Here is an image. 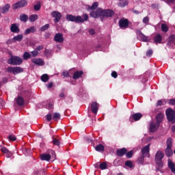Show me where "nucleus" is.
I'll return each instance as SVG.
<instances>
[{
  "mask_svg": "<svg viewBox=\"0 0 175 175\" xmlns=\"http://www.w3.org/2000/svg\"><path fill=\"white\" fill-rule=\"evenodd\" d=\"M150 19L148 18V17L146 16L143 19V23H144V24H147V23H148Z\"/></svg>",
  "mask_w": 175,
  "mask_h": 175,
  "instance_id": "obj_52",
  "label": "nucleus"
},
{
  "mask_svg": "<svg viewBox=\"0 0 175 175\" xmlns=\"http://www.w3.org/2000/svg\"><path fill=\"white\" fill-rule=\"evenodd\" d=\"M151 55H152V50L149 49L146 52V56L147 57H151Z\"/></svg>",
  "mask_w": 175,
  "mask_h": 175,
  "instance_id": "obj_48",
  "label": "nucleus"
},
{
  "mask_svg": "<svg viewBox=\"0 0 175 175\" xmlns=\"http://www.w3.org/2000/svg\"><path fill=\"white\" fill-rule=\"evenodd\" d=\"M49 28H50V25L46 24L40 28V31H46V29H49Z\"/></svg>",
  "mask_w": 175,
  "mask_h": 175,
  "instance_id": "obj_41",
  "label": "nucleus"
},
{
  "mask_svg": "<svg viewBox=\"0 0 175 175\" xmlns=\"http://www.w3.org/2000/svg\"><path fill=\"white\" fill-rule=\"evenodd\" d=\"M126 148H122L117 150L116 154L118 157H124L127 152Z\"/></svg>",
  "mask_w": 175,
  "mask_h": 175,
  "instance_id": "obj_17",
  "label": "nucleus"
},
{
  "mask_svg": "<svg viewBox=\"0 0 175 175\" xmlns=\"http://www.w3.org/2000/svg\"><path fill=\"white\" fill-rule=\"evenodd\" d=\"M65 96V94H64V93H61L60 94H59V97L60 98H64Z\"/></svg>",
  "mask_w": 175,
  "mask_h": 175,
  "instance_id": "obj_57",
  "label": "nucleus"
},
{
  "mask_svg": "<svg viewBox=\"0 0 175 175\" xmlns=\"http://www.w3.org/2000/svg\"><path fill=\"white\" fill-rule=\"evenodd\" d=\"M40 159L42 161H49L50 159H51V155L49 154H40Z\"/></svg>",
  "mask_w": 175,
  "mask_h": 175,
  "instance_id": "obj_21",
  "label": "nucleus"
},
{
  "mask_svg": "<svg viewBox=\"0 0 175 175\" xmlns=\"http://www.w3.org/2000/svg\"><path fill=\"white\" fill-rule=\"evenodd\" d=\"M142 117H143V115L140 113H137L132 115V118L134 120V121H139Z\"/></svg>",
  "mask_w": 175,
  "mask_h": 175,
  "instance_id": "obj_24",
  "label": "nucleus"
},
{
  "mask_svg": "<svg viewBox=\"0 0 175 175\" xmlns=\"http://www.w3.org/2000/svg\"><path fill=\"white\" fill-rule=\"evenodd\" d=\"M81 76H83V71H76L72 76V79H74V80H76L77 79H80Z\"/></svg>",
  "mask_w": 175,
  "mask_h": 175,
  "instance_id": "obj_22",
  "label": "nucleus"
},
{
  "mask_svg": "<svg viewBox=\"0 0 175 175\" xmlns=\"http://www.w3.org/2000/svg\"><path fill=\"white\" fill-rule=\"evenodd\" d=\"M98 6H99V3L94 2L92 4V5L90 7V10H95V9H96V8H98Z\"/></svg>",
  "mask_w": 175,
  "mask_h": 175,
  "instance_id": "obj_38",
  "label": "nucleus"
},
{
  "mask_svg": "<svg viewBox=\"0 0 175 175\" xmlns=\"http://www.w3.org/2000/svg\"><path fill=\"white\" fill-rule=\"evenodd\" d=\"M43 48H44L43 45H40V46H38L36 49V50L37 51H40V50H43Z\"/></svg>",
  "mask_w": 175,
  "mask_h": 175,
  "instance_id": "obj_53",
  "label": "nucleus"
},
{
  "mask_svg": "<svg viewBox=\"0 0 175 175\" xmlns=\"http://www.w3.org/2000/svg\"><path fill=\"white\" fill-rule=\"evenodd\" d=\"M8 64L10 65H21L23 64V59L18 56H11L8 61Z\"/></svg>",
  "mask_w": 175,
  "mask_h": 175,
  "instance_id": "obj_5",
  "label": "nucleus"
},
{
  "mask_svg": "<svg viewBox=\"0 0 175 175\" xmlns=\"http://www.w3.org/2000/svg\"><path fill=\"white\" fill-rule=\"evenodd\" d=\"M175 42V35H171L170 37H169V40H168V43L167 44L169 46H172V43H174Z\"/></svg>",
  "mask_w": 175,
  "mask_h": 175,
  "instance_id": "obj_31",
  "label": "nucleus"
},
{
  "mask_svg": "<svg viewBox=\"0 0 175 175\" xmlns=\"http://www.w3.org/2000/svg\"><path fill=\"white\" fill-rule=\"evenodd\" d=\"M172 132H175V125L172 127Z\"/></svg>",
  "mask_w": 175,
  "mask_h": 175,
  "instance_id": "obj_58",
  "label": "nucleus"
},
{
  "mask_svg": "<svg viewBox=\"0 0 175 175\" xmlns=\"http://www.w3.org/2000/svg\"><path fill=\"white\" fill-rule=\"evenodd\" d=\"M8 139L10 142H16V140L17 139L16 138V136L13 135H10V136H8Z\"/></svg>",
  "mask_w": 175,
  "mask_h": 175,
  "instance_id": "obj_42",
  "label": "nucleus"
},
{
  "mask_svg": "<svg viewBox=\"0 0 175 175\" xmlns=\"http://www.w3.org/2000/svg\"><path fill=\"white\" fill-rule=\"evenodd\" d=\"M27 0H22L18 1L12 5V9H18L19 8H24V6H27Z\"/></svg>",
  "mask_w": 175,
  "mask_h": 175,
  "instance_id": "obj_8",
  "label": "nucleus"
},
{
  "mask_svg": "<svg viewBox=\"0 0 175 175\" xmlns=\"http://www.w3.org/2000/svg\"><path fill=\"white\" fill-rule=\"evenodd\" d=\"M163 117H164V115H163V113H159L157 116H156V119H157V124H161V122H162V120H163Z\"/></svg>",
  "mask_w": 175,
  "mask_h": 175,
  "instance_id": "obj_23",
  "label": "nucleus"
},
{
  "mask_svg": "<svg viewBox=\"0 0 175 175\" xmlns=\"http://www.w3.org/2000/svg\"><path fill=\"white\" fill-rule=\"evenodd\" d=\"M90 16L94 18L98 17H112L114 16V11L111 10H102V8H98L96 11H92Z\"/></svg>",
  "mask_w": 175,
  "mask_h": 175,
  "instance_id": "obj_1",
  "label": "nucleus"
},
{
  "mask_svg": "<svg viewBox=\"0 0 175 175\" xmlns=\"http://www.w3.org/2000/svg\"><path fill=\"white\" fill-rule=\"evenodd\" d=\"M158 128H159V123H151L150 125V131L151 132H155Z\"/></svg>",
  "mask_w": 175,
  "mask_h": 175,
  "instance_id": "obj_19",
  "label": "nucleus"
},
{
  "mask_svg": "<svg viewBox=\"0 0 175 175\" xmlns=\"http://www.w3.org/2000/svg\"><path fill=\"white\" fill-rule=\"evenodd\" d=\"M31 53L33 57H38V55L39 54V52H38L36 50L33 51Z\"/></svg>",
  "mask_w": 175,
  "mask_h": 175,
  "instance_id": "obj_49",
  "label": "nucleus"
},
{
  "mask_svg": "<svg viewBox=\"0 0 175 175\" xmlns=\"http://www.w3.org/2000/svg\"><path fill=\"white\" fill-rule=\"evenodd\" d=\"M51 107H53V105H51Z\"/></svg>",
  "mask_w": 175,
  "mask_h": 175,
  "instance_id": "obj_63",
  "label": "nucleus"
},
{
  "mask_svg": "<svg viewBox=\"0 0 175 175\" xmlns=\"http://www.w3.org/2000/svg\"><path fill=\"white\" fill-rule=\"evenodd\" d=\"M55 42H57V43H62L64 42V36L61 33H58L55 34L54 37Z\"/></svg>",
  "mask_w": 175,
  "mask_h": 175,
  "instance_id": "obj_14",
  "label": "nucleus"
},
{
  "mask_svg": "<svg viewBox=\"0 0 175 175\" xmlns=\"http://www.w3.org/2000/svg\"><path fill=\"white\" fill-rule=\"evenodd\" d=\"M38 18H39V16H38V14H32L29 16V20L30 23H33L35 21H36V20H38Z\"/></svg>",
  "mask_w": 175,
  "mask_h": 175,
  "instance_id": "obj_26",
  "label": "nucleus"
},
{
  "mask_svg": "<svg viewBox=\"0 0 175 175\" xmlns=\"http://www.w3.org/2000/svg\"><path fill=\"white\" fill-rule=\"evenodd\" d=\"M1 151L3 152V154H6L7 158H12V157H13V153H12V152H10L9 150H8V148L5 147H2L1 148Z\"/></svg>",
  "mask_w": 175,
  "mask_h": 175,
  "instance_id": "obj_15",
  "label": "nucleus"
},
{
  "mask_svg": "<svg viewBox=\"0 0 175 175\" xmlns=\"http://www.w3.org/2000/svg\"><path fill=\"white\" fill-rule=\"evenodd\" d=\"M168 2H174V0H167Z\"/></svg>",
  "mask_w": 175,
  "mask_h": 175,
  "instance_id": "obj_59",
  "label": "nucleus"
},
{
  "mask_svg": "<svg viewBox=\"0 0 175 175\" xmlns=\"http://www.w3.org/2000/svg\"><path fill=\"white\" fill-rule=\"evenodd\" d=\"M21 40H23V34H18L12 39V42H21Z\"/></svg>",
  "mask_w": 175,
  "mask_h": 175,
  "instance_id": "obj_27",
  "label": "nucleus"
},
{
  "mask_svg": "<svg viewBox=\"0 0 175 175\" xmlns=\"http://www.w3.org/2000/svg\"><path fill=\"white\" fill-rule=\"evenodd\" d=\"M119 27L122 29H125L129 27V21L128 19L122 18L119 21Z\"/></svg>",
  "mask_w": 175,
  "mask_h": 175,
  "instance_id": "obj_7",
  "label": "nucleus"
},
{
  "mask_svg": "<svg viewBox=\"0 0 175 175\" xmlns=\"http://www.w3.org/2000/svg\"><path fill=\"white\" fill-rule=\"evenodd\" d=\"M174 154H175V150H174Z\"/></svg>",
  "mask_w": 175,
  "mask_h": 175,
  "instance_id": "obj_62",
  "label": "nucleus"
},
{
  "mask_svg": "<svg viewBox=\"0 0 175 175\" xmlns=\"http://www.w3.org/2000/svg\"><path fill=\"white\" fill-rule=\"evenodd\" d=\"M161 31L163 32H167L169 31V27L166 24H161Z\"/></svg>",
  "mask_w": 175,
  "mask_h": 175,
  "instance_id": "obj_36",
  "label": "nucleus"
},
{
  "mask_svg": "<svg viewBox=\"0 0 175 175\" xmlns=\"http://www.w3.org/2000/svg\"><path fill=\"white\" fill-rule=\"evenodd\" d=\"M165 154L167 157H172V155H173V150H172V147H167L165 149Z\"/></svg>",
  "mask_w": 175,
  "mask_h": 175,
  "instance_id": "obj_29",
  "label": "nucleus"
},
{
  "mask_svg": "<svg viewBox=\"0 0 175 175\" xmlns=\"http://www.w3.org/2000/svg\"><path fill=\"white\" fill-rule=\"evenodd\" d=\"M16 103L18 106L24 105V98L21 96H18L16 99Z\"/></svg>",
  "mask_w": 175,
  "mask_h": 175,
  "instance_id": "obj_28",
  "label": "nucleus"
},
{
  "mask_svg": "<svg viewBox=\"0 0 175 175\" xmlns=\"http://www.w3.org/2000/svg\"><path fill=\"white\" fill-rule=\"evenodd\" d=\"M49 75L47 74H44L42 77H41V80L42 81H43L44 83H47V81H49Z\"/></svg>",
  "mask_w": 175,
  "mask_h": 175,
  "instance_id": "obj_35",
  "label": "nucleus"
},
{
  "mask_svg": "<svg viewBox=\"0 0 175 175\" xmlns=\"http://www.w3.org/2000/svg\"><path fill=\"white\" fill-rule=\"evenodd\" d=\"M46 120L47 121H51V114H48L46 116Z\"/></svg>",
  "mask_w": 175,
  "mask_h": 175,
  "instance_id": "obj_55",
  "label": "nucleus"
},
{
  "mask_svg": "<svg viewBox=\"0 0 175 175\" xmlns=\"http://www.w3.org/2000/svg\"><path fill=\"white\" fill-rule=\"evenodd\" d=\"M165 114L168 121L172 122V124H175V111L168 108L165 111Z\"/></svg>",
  "mask_w": 175,
  "mask_h": 175,
  "instance_id": "obj_4",
  "label": "nucleus"
},
{
  "mask_svg": "<svg viewBox=\"0 0 175 175\" xmlns=\"http://www.w3.org/2000/svg\"><path fill=\"white\" fill-rule=\"evenodd\" d=\"M29 58H31V54L28 52H25L23 54V59L27 60L29 59Z\"/></svg>",
  "mask_w": 175,
  "mask_h": 175,
  "instance_id": "obj_40",
  "label": "nucleus"
},
{
  "mask_svg": "<svg viewBox=\"0 0 175 175\" xmlns=\"http://www.w3.org/2000/svg\"><path fill=\"white\" fill-rule=\"evenodd\" d=\"M40 3H38L37 4H36L35 5H34V10H40Z\"/></svg>",
  "mask_w": 175,
  "mask_h": 175,
  "instance_id": "obj_46",
  "label": "nucleus"
},
{
  "mask_svg": "<svg viewBox=\"0 0 175 175\" xmlns=\"http://www.w3.org/2000/svg\"><path fill=\"white\" fill-rule=\"evenodd\" d=\"M66 20L67 21H72L74 23H84L85 21H87L88 20V16L87 14H84L82 15V16H73L70 14H68L66 16Z\"/></svg>",
  "mask_w": 175,
  "mask_h": 175,
  "instance_id": "obj_2",
  "label": "nucleus"
},
{
  "mask_svg": "<svg viewBox=\"0 0 175 175\" xmlns=\"http://www.w3.org/2000/svg\"><path fill=\"white\" fill-rule=\"evenodd\" d=\"M168 103L169 105H175V99L174 98H172V99H170L168 100Z\"/></svg>",
  "mask_w": 175,
  "mask_h": 175,
  "instance_id": "obj_50",
  "label": "nucleus"
},
{
  "mask_svg": "<svg viewBox=\"0 0 175 175\" xmlns=\"http://www.w3.org/2000/svg\"><path fill=\"white\" fill-rule=\"evenodd\" d=\"M60 117H61V115L59 113H55L53 115V120H54V121H58Z\"/></svg>",
  "mask_w": 175,
  "mask_h": 175,
  "instance_id": "obj_39",
  "label": "nucleus"
},
{
  "mask_svg": "<svg viewBox=\"0 0 175 175\" xmlns=\"http://www.w3.org/2000/svg\"><path fill=\"white\" fill-rule=\"evenodd\" d=\"M10 31L14 33H18V32H20V29H18V25L16 23L12 24L10 27Z\"/></svg>",
  "mask_w": 175,
  "mask_h": 175,
  "instance_id": "obj_16",
  "label": "nucleus"
},
{
  "mask_svg": "<svg viewBox=\"0 0 175 175\" xmlns=\"http://www.w3.org/2000/svg\"><path fill=\"white\" fill-rule=\"evenodd\" d=\"M31 62L34 64V65H38V66H43V65H44V61L40 58L32 59Z\"/></svg>",
  "mask_w": 175,
  "mask_h": 175,
  "instance_id": "obj_12",
  "label": "nucleus"
},
{
  "mask_svg": "<svg viewBox=\"0 0 175 175\" xmlns=\"http://www.w3.org/2000/svg\"><path fill=\"white\" fill-rule=\"evenodd\" d=\"M51 152H52V154H55V152H54V151H51Z\"/></svg>",
  "mask_w": 175,
  "mask_h": 175,
  "instance_id": "obj_60",
  "label": "nucleus"
},
{
  "mask_svg": "<svg viewBox=\"0 0 175 175\" xmlns=\"http://www.w3.org/2000/svg\"><path fill=\"white\" fill-rule=\"evenodd\" d=\"M48 88H51V87H53V83H48V85H46Z\"/></svg>",
  "mask_w": 175,
  "mask_h": 175,
  "instance_id": "obj_56",
  "label": "nucleus"
},
{
  "mask_svg": "<svg viewBox=\"0 0 175 175\" xmlns=\"http://www.w3.org/2000/svg\"><path fill=\"white\" fill-rule=\"evenodd\" d=\"M51 16L52 17L55 18V23H58V21L61 20V17H62V15L61 14V13L57 11L52 12Z\"/></svg>",
  "mask_w": 175,
  "mask_h": 175,
  "instance_id": "obj_11",
  "label": "nucleus"
},
{
  "mask_svg": "<svg viewBox=\"0 0 175 175\" xmlns=\"http://www.w3.org/2000/svg\"><path fill=\"white\" fill-rule=\"evenodd\" d=\"M164 103H166L165 100H159L157 103V106H162Z\"/></svg>",
  "mask_w": 175,
  "mask_h": 175,
  "instance_id": "obj_43",
  "label": "nucleus"
},
{
  "mask_svg": "<svg viewBox=\"0 0 175 175\" xmlns=\"http://www.w3.org/2000/svg\"><path fill=\"white\" fill-rule=\"evenodd\" d=\"M111 76L112 77H113L114 79H117V77L118 76V75L117 74V72L113 71L111 73Z\"/></svg>",
  "mask_w": 175,
  "mask_h": 175,
  "instance_id": "obj_51",
  "label": "nucleus"
},
{
  "mask_svg": "<svg viewBox=\"0 0 175 175\" xmlns=\"http://www.w3.org/2000/svg\"><path fill=\"white\" fill-rule=\"evenodd\" d=\"M163 157H165V154H163V152H161V150H159L155 155V162L157 165H159V167H162V166H163V162H162Z\"/></svg>",
  "mask_w": 175,
  "mask_h": 175,
  "instance_id": "obj_3",
  "label": "nucleus"
},
{
  "mask_svg": "<svg viewBox=\"0 0 175 175\" xmlns=\"http://www.w3.org/2000/svg\"><path fill=\"white\" fill-rule=\"evenodd\" d=\"M95 167H98V166H99L100 169H101V170H105V169H107V164L105 162L99 163H96L94 165Z\"/></svg>",
  "mask_w": 175,
  "mask_h": 175,
  "instance_id": "obj_18",
  "label": "nucleus"
},
{
  "mask_svg": "<svg viewBox=\"0 0 175 175\" xmlns=\"http://www.w3.org/2000/svg\"><path fill=\"white\" fill-rule=\"evenodd\" d=\"M36 31V28L35 27H31L29 29H27L25 31V35H28V33H33V32H35Z\"/></svg>",
  "mask_w": 175,
  "mask_h": 175,
  "instance_id": "obj_30",
  "label": "nucleus"
},
{
  "mask_svg": "<svg viewBox=\"0 0 175 175\" xmlns=\"http://www.w3.org/2000/svg\"><path fill=\"white\" fill-rule=\"evenodd\" d=\"M96 151H98L99 152H102L105 151V146L103 144H98L95 147Z\"/></svg>",
  "mask_w": 175,
  "mask_h": 175,
  "instance_id": "obj_25",
  "label": "nucleus"
},
{
  "mask_svg": "<svg viewBox=\"0 0 175 175\" xmlns=\"http://www.w3.org/2000/svg\"><path fill=\"white\" fill-rule=\"evenodd\" d=\"M125 165H126V166H128L129 167H132L133 166L131 161H126Z\"/></svg>",
  "mask_w": 175,
  "mask_h": 175,
  "instance_id": "obj_47",
  "label": "nucleus"
},
{
  "mask_svg": "<svg viewBox=\"0 0 175 175\" xmlns=\"http://www.w3.org/2000/svg\"><path fill=\"white\" fill-rule=\"evenodd\" d=\"M90 108L92 113H94V114H96V113H98V110H99V105L96 102H93L90 105Z\"/></svg>",
  "mask_w": 175,
  "mask_h": 175,
  "instance_id": "obj_10",
  "label": "nucleus"
},
{
  "mask_svg": "<svg viewBox=\"0 0 175 175\" xmlns=\"http://www.w3.org/2000/svg\"><path fill=\"white\" fill-rule=\"evenodd\" d=\"M60 140H61V138L59 137H54L53 143L55 146H59Z\"/></svg>",
  "mask_w": 175,
  "mask_h": 175,
  "instance_id": "obj_32",
  "label": "nucleus"
},
{
  "mask_svg": "<svg viewBox=\"0 0 175 175\" xmlns=\"http://www.w3.org/2000/svg\"><path fill=\"white\" fill-rule=\"evenodd\" d=\"M139 38L142 42H148V37L143 34V33H139Z\"/></svg>",
  "mask_w": 175,
  "mask_h": 175,
  "instance_id": "obj_33",
  "label": "nucleus"
},
{
  "mask_svg": "<svg viewBox=\"0 0 175 175\" xmlns=\"http://www.w3.org/2000/svg\"><path fill=\"white\" fill-rule=\"evenodd\" d=\"M168 167L170 169L171 172L175 174V164L170 159H168Z\"/></svg>",
  "mask_w": 175,
  "mask_h": 175,
  "instance_id": "obj_20",
  "label": "nucleus"
},
{
  "mask_svg": "<svg viewBox=\"0 0 175 175\" xmlns=\"http://www.w3.org/2000/svg\"><path fill=\"white\" fill-rule=\"evenodd\" d=\"M128 5V1L126 0H120L118 3V6L120 8H124V6H126Z\"/></svg>",
  "mask_w": 175,
  "mask_h": 175,
  "instance_id": "obj_34",
  "label": "nucleus"
},
{
  "mask_svg": "<svg viewBox=\"0 0 175 175\" xmlns=\"http://www.w3.org/2000/svg\"><path fill=\"white\" fill-rule=\"evenodd\" d=\"M20 18L21 21H28V15H25L24 14H21Z\"/></svg>",
  "mask_w": 175,
  "mask_h": 175,
  "instance_id": "obj_37",
  "label": "nucleus"
},
{
  "mask_svg": "<svg viewBox=\"0 0 175 175\" xmlns=\"http://www.w3.org/2000/svg\"><path fill=\"white\" fill-rule=\"evenodd\" d=\"M133 155V150H131L126 153L127 158H132Z\"/></svg>",
  "mask_w": 175,
  "mask_h": 175,
  "instance_id": "obj_45",
  "label": "nucleus"
},
{
  "mask_svg": "<svg viewBox=\"0 0 175 175\" xmlns=\"http://www.w3.org/2000/svg\"><path fill=\"white\" fill-rule=\"evenodd\" d=\"M7 72L9 73H13V75H18V73H22L24 72V69L21 68V67H8L7 68Z\"/></svg>",
  "mask_w": 175,
  "mask_h": 175,
  "instance_id": "obj_6",
  "label": "nucleus"
},
{
  "mask_svg": "<svg viewBox=\"0 0 175 175\" xmlns=\"http://www.w3.org/2000/svg\"><path fill=\"white\" fill-rule=\"evenodd\" d=\"M90 35H95V30L91 29L89 30Z\"/></svg>",
  "mask_w": 175,
  "mask_h": 175,
  "instance_id": "obj_54",
  "label": "nucleus"
},
{
  "mask_svg": "<svg viewBox=\"0 0 175 175\" xmlns=\"http://www.w3.org/2000/svg\"><path fill=\"white\" fill-rule=\"evenodd\" d=\"M142 157L150 158V144L146 146L142 149Z\"/></svg>",
  "mask_w": 175,
  "mask_h": 175,
  "instance_id": "obj_9",
  "label": "nucleus"
},
{
  "mask_svg": "<svg viewBox=\"0 0 175 175\" xmlns=\"http://www.w3.org/2000/svg\"><path fill=\"white\" fill-rule=\"evenodd\" d=\"M154 43L158 44L162 43V36L159 33L154 34L153 36Z\"/></svg>",
  "mask_w": 175,
  "mask_h": 175,
  "instance_id": "obj_13",
  "label": "nucleus"
},
{
  "mask_svg": "<svg viewBox=\"0 0 175 175\" xmlns=\"http://www.w3.org/2000/svg\"><path fill=\"white\" fill-rule=\"evenodd\" d=\"M130 121H132V118H130Z\"/></svg>",
  "mask_w": 175,
  "mask_h": 175,
  "instance_id": "obj_61",
  "label": "nucleus"
},
{
  "mask_svg": "<svg viewBox=\"0 0 175 175\" xmlns=\"http://www.w3.org/2000/svg\"><path fill=\"white\" fill-rule=\"evenodd\" d=\"M172 138H168L167 140V147H171L172 148Z\"/></svg>",
  "mask_w": 175,
  "mask_h": 175,
  "instance_id": "obj_44",
  "label": "nucleus"
}]
</instances>
